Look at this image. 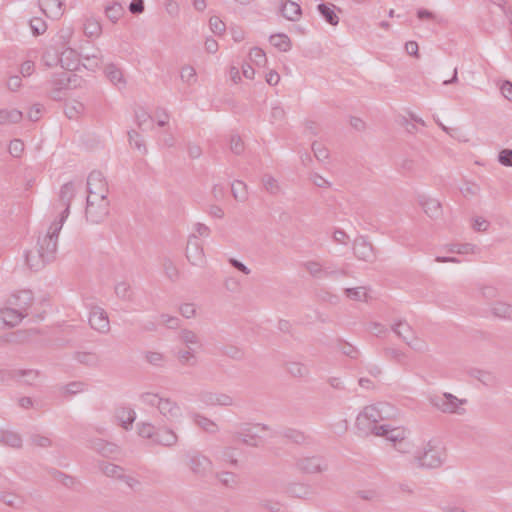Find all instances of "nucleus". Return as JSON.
Listing matches in <instances>:
<instances>
[{"instance_id": "16", "label": "nucleus", "mask_w": 512, "mask_h": 512, "mask_svg": "<svg viewBox=\"0 0 512 512\" xmlns=\"http://www.w3.org/2000/svg\"><path fill=\"white\" fill-rule=\"evenodd\" d=\"M501 91H502V94H503L507 99H512V84H511V83H509V82L504 83V84L501 86Z\"/></svg>"}, {"instance_id": "12", "label": "nucleus", "mask_w": 512, "mask_h": 512, "mask_svg": "<svg viewBox=\"0 0 512 512\" xmlns=\"http://www.w3.org/2000/svg\"><path fill=\"white\" fill-rule=\"evenodd\" d=\"M30 27L32 32H45L47 29L46 23L41 18L31 19Z\"/></svg>"}, {"instance_id": "5", "label": "nucleus", "mask_w": 512, "mask_h": 512, "mask_svg": "<svg viewBox=\"0 0 512 512\" xmlns=\"http://www.w3.org/2000/svg\"><path fill=\"white\" fill-rule=\"evenodd\" d=\"M89 322L96 330H104L108 327V320L102 311H95L91 314Z\"/></svg>"}, {"instance_id": "27", "label": "nucleus", "mask_w": 512, "mask_h": 512, "mask_svg": "<svg viewBox=\"0 0 512 512\" xmlns=\"http://www.w3.org/2000/svg\"><path fill=\"white\" fill-rule=\"evenodd\" d=\"M235 265H236L239 269H241L242 271H245V267H244L243 265L238 264V263H235Z\"/></svg>"}, {"instance_id": "11", "label": "nucleus", "mask_w": 512, "mask_h": 512, "mask_svg": "<svg viewBox=\"0 0 512 512\" xmlns=\"http://www.w3.org/2000/svg\"><path fill=\"white\" fill-rule=\"evenodd\" d=\"M209 25L212 32H222L225 30V24L217 16L210 18Z\"/></svg>"}, {"instance_id": "26", "label": "nucleus", "mask_w": 512, "mask_h": 512, "mask_svg": "<svg viewBox=\"0 0 512 512\" xmlns=\"http://www.w3.org/2000/svg\"><path fill=\"white\" fill-rule=\"evenodd\" d=\"M215 47H216V45L214 43L213 44H209L208 49L210 51H213V50H215Z\"/></svg>"}, {"instance_id": "3", "label": "nucleus", "mask_w": 512, "mask_h": 512, "mask_svg": "<svg viewBox=\"0 0 512 512\" xmlns=\"http://www.w3.org/2000/svg\"><path fill=\"white\" fill-rule=\"evenodd\" d=\"M375 434L378 436H385L389 440L395 442L404 438V430L402 428L387 429L385 426L375 428Z\"/></svg>"}, {"instance_id": "1", "label": "nucleus", "mask_w": 512, "mask_h": 512, "mask_svg": "<svg viewBox=\"0 0 512 512\" xmlns=\"http://www.w3.org/2000/svg\"><path fill=\"white\" fill-rule=\"evenodd\" d=\"M66 0H39L42 12L49 18L59 19L65 13Z\"/></svg>"}, {"instance_id": "4", "label": "nucleus", "mask_w": 512, "mask_h": 512, "mask_svg": "<svg viewBox=\"0 0 512 512\" xmlns=\"http://www.w3.org/2000/svg\"><path fill=\"white\" fill-rule=\"evenodd\" d=\"M22 319V315L12 309H4L0 312V322L7 326H14Z\"/></svg>"}, {"instance_id": "10", "label": "nucleus", "mask_w": 512, "mask_h": 512, "mask_svg": "<svg viewBox=\"0 0 512 512\" xmlns=\"http://www.w3.org/2000/svg\"><path fill=\"white\" fill-rule=\"evenodd\" d=\"M122 8L118 4H114L106 9V15L109 19L115 22L121 15Z\"/></svg>"}, {"instance_id": "18", "label": "nucleus", "mask_w": 512, "mask_h": 512, "mask_svg": "<svg viewBox=\"0 0 512 512\" xmlns=\"http://www.w3.org/2000/svg\"><path fill=\"white\" fill-rule=\"evenodd\" d=\"M488 224L483 218H476L474 221V228L477 230H486Z\"/></svg>"}, {"instance_id": "24", "label": "nucleus", "mask_w": 512, "mask_h": 512, "mask_svg": "<svg viewBox=\"0 0 512 512\" xmlns=\"http://www.w3.org/2000/svg\"><path fill=\"white\" fill-rule=\"evenodd\" d=\"M243 73L244 75L247 77V78H252L253 75H254V72L252 69H244L243 70Z\"/></svg>"}, {"instance_id": "25", "label": "nucleus", "mask_w": 512, "mask_h": 512, "mask_svg": "<svg viewBox=\"0 0 512 512\" xmlns=\"http://www.w3.org/2000/svg\"><path fill=\"white\" fill-rule=\"evenodd\" d=\"M428 16H430V13H429V12H427V11H419V12H418V17H419L420 19H422V18H424V17H428Z\"/></svg>"}, {"instance_id": "14", "label": "nucleus", "mask_w": 512, "mask_h": 512, "mask_svg": "<svg viewBox=\"0 0 512 512\" xmlns=\"http://www.w3.org/2000/svg\"><path fill=\"white\" fill-rule=\"evenodd\" d=\"M129 10L133 14L141 13L144 10L143 0H132L129 5Z\"/></svg>"}, {"instance_id": "15", "label": "nucleus", "mask_w": 512, "mask_h": 512, "mask_svg": "<svg viewBox=\"0 0 512 512\" xmlns=\"http://www.w3.org/2000/svg\"><path fill=\"white\" fill-rule=\"evenodd\" d=\"M499 160L502 164L512 166V150H504L500 153Z\"/></svg>"}, {"instance_id": "17", "label": "nucleus", "mask_w": 512, "mask_h": 512, "mask_svg": "<svg viewBox=\"0 0 512 512\" xmlns=\"http://www.w3.org/2000/svg\"><path fill=\"white\" fill-rule=\"evenodd\" d=\"M279 79H280V77H279L278 73L273 72V71H270L266 75V81L268 84H271V85L277 84L279 82Z\"/></svg>"}, {"instance_id": "21", "label": "nucleus", "mask_w": 512, "mask_h": 512, "mask_svg": "<svg viewBox=\"0 0 512 512\" xmlns=\"http://www.w3.org/2000/svg\"><path fill=\"white\" fill-rule=\"evenodd\" d=\"M193 5L196 10L202 11L206 7L205 0H193Z\"/></svg>"}, {"instance_id": "22", "label": "nucleus", "mask_w": 512, "mask_h": 512, "mask_svg": "<svg viewBox=\"0 0 512 512\" xmlns=\"http://www.w3.org/2000/svg\"><path fill=\"white\" fill-rule=\"evenodd\" d=\"M492 4H495L496 6L500 7L501 9H503L505 11V13L507 12L508 9H506V4H507V1L506 0H489Z\"/></svg>"}, {"instance_id": "7", "label": "nucleus", "mask_w": 512, "mask_h": 512, "mask_svg": "<svg viewBox=\"0 0 512 512\" xmlns=\"http://www.w3.org/2000/svg\"><path fill=\"white\" fill-rule=\"evenodd\" d=\"M458 399L452 395H444L443 399H436L435 405L444 411H453L457 407Z\"/></svg>"}, {"instance_id": "8", "label": "nucleus", "mask_w": 512, "mask_h": 512, "mask_svg": "<svg viewBox=\"0 0 512 512\" xmlns=\"http://www.w3.org/2000/svg\"><path fill=\"white\" fill-rule=\"evenodd\" d=\"M440 463V454L432 449L425 453L422 459V465L426 467H435Z\"/></svg>"}, {"instance_id": "6", "label": "nucleus", "mask_w": 512, "mask_h": 512, "mask_svg": "<svg viewBox=\"0 0 512 512\" xmlns=\"http://www.w3.org/2000/svg\"><path fill=\"white\" fill-rule=\"evenodd\" d=\"M270 43L279 50L286 51L290 47V40L286 34H271Z\"/></svg>"}, {"instance_id": "13", "label": "nucleus", "mask_w": 512, "mask_h": 512, "mask_svg": "<svg viewBox=\"0 0 512 512\" xmlns=\"http://www.w3.org/2000/svg\"><path fill=\"white\" fill-rule=\"evenodd\" d=\"M23 143L19 140H14L9 145V151L14 156L20 155V153L23 151Z\"/></svg>"}, {"instance_id": "19", "label": "nucleus", "mask_w": 512, "mask_h": 512, "mask_svg": "<svg viewBox=\"0 0 512 512\" xmlns=\"http://www.w3.org/2000/svg\"><path fill=\"white\" fill-rule=\"evenodd\" d=\"M405 48L410 55H416L418 51V44L416 42H408Z\"/></svg>"}, {"instance_id": "23", "label": "nucleus", "mask_w": 512, "mask_h": 512, "mask_svg": "<svg viewBox=\"0 0 512 512\" xmlns=\"http://www.w3.org/2000/svg\"><path fill=\"white\" fill-rule=\"evenodd\" d=\"M88 22H89L88 28H91L92 30H94L93 32L101 29L99 23L96 20H89Z\"/></svg>"}, {"instance_id": "9", "label": "nucleus", "mask_w": 512, "mask_h": 512, "mask_svg": "<svg viewBox=\"0 0 512 512\" xmlns=\"http://www.w3.org/2000/svg\"><path fill=\"white\" fill-rule=\"evenodd\" d=\"M318 9H319L320 13L323 15V17L326 19L327 22H329L330 24H337L338 17L335 14V12L333 11V9L326 6L325 4H320L318 6Z\"/></svg>"}, {"instance_id": "2", "label": "nucleus", "mask_w": 512, "mask_h": 512, "mask_svg": "<svg viewBox=\"0 0 512 512\" xmlns=\"http://www.w3.org/2000/svg\"><path fill=\"white\" fill-rule=\"evenodd\" d=\"M281 13L286 19L296 21L301 15V9L297 3L287 1L282 5Z\"/></svg>"}, {"instance_id": "20", "label": "nucleus", "mask_w": 512, "mask_h": 512, "mask_svg": "<svg viewBox=\"0 0 512 512\" xmlns=\"http://www.w3.org/2000/svg\"><path fill=\"white\" fill-rule=\"evenodd\" d=\"M122 418L125 421V427H127L129 424H131L134 421V415L130 411L124 412Z\"/></svg>"}]
</instances>
